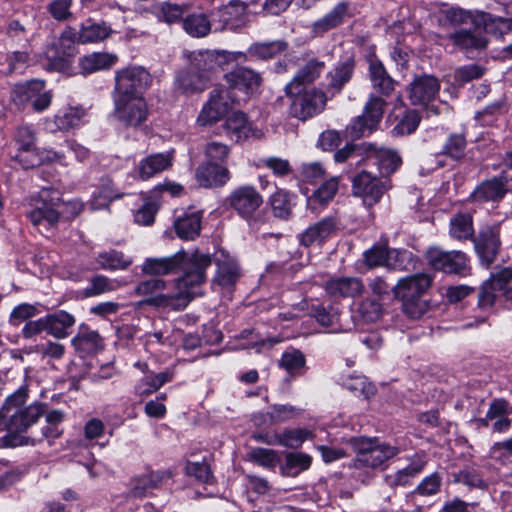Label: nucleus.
<instances>
[{
  "label": "nucleus",
  "instance_id": "nucleus-6",
  "mask_svg": "<svg viewBox=\"0 0 512 512\" xmlns=\"http://www.w3.org/2000/svg\"><path fill=\"white\" fill-rule=\"evenodd\" d=\"M152 83L153 77L146 68L129 65L115 71L112 97H144Z\"/></svg>",
  "mask_w": 512,
  "mask_h": 512
},
{
  "label": "nucleus",
  "instance_id": "nucleus-22",
  "mask_svg": "<svg viewBox=\"0 0 512 512\" xmlns=\"http://www.w3.org/2000/svg\"><path fill=\"white\" fill-rule=\"evenodd\" d=\"M408 98L414 106H426L432 101L440 90V82L432 75L416 77L408 86Z\"/></svg>",
  "mask_w": 512,
  "mask_h": 512
},
{
  "label": "nucleus",
  "instance_id": "nucleus-60",
  "mask_svg": "<svg viewBox=\"0 0 512 512\" xmlns=\"http://www.w3.org/2000/svg\"><path fill=\"white\" fill-rule=\"evenodd\" d=\"M412 258V253L407 250L389 248L386 269L394 271L406 270Z\"/></svg>",
  "mask_w": 512,
  "mask_h": 512
},
{
  "label": "nucleus",
  "instance_id": "nucleus-52",
  "mask_svg": "<svg viewBox=\"0 0 512 512\" xmlns=\"http://www.w3.org/2000/svg\"><path fill=\"white\" fill-rule=\"evenodd\" d=\"M311 457L304 453H288L286 455V464L283 468L287 475L295 476L300 472L307 470L311 465Z\"/></svg>",
  "mask_w": 512,
  "mask_h": 512
},
{
  "label": "nucleus",
  "instance_id": "nucleus-40",
  "mask_svg": "<svg viewBox=\"0 0 512 512\" xmlns=\"http://www.w3.org/2000/svg\"><path fill=\"white\" fill-rule=\"evenodd\" d=\"M338 186L337 177H331L325 180L319 188L307 198V206L312 210H316L318 206L323 207L327 205L335 197Z\"/></svg>",
  "mask_w": 512,
  "mask_h": 512
},
{
  "label": "nucleus",
  "instance_id": "nucleus-56",
  "mask_svg": "<svg viewBox=\"0 0 512 512\" xmlns=\"http://www.w3.org/2000/svg\"><path fill=\"white\" fill-rule=\"evenodd\" d=\"M73 0H51L47 6L50 15L59 22H67L74 19L71 11Z\"/></svg>",
  "mask_w": 512,
  "mask_h": 512
},
{
  "label": "nucleus",
  "instance_id": "nucleus-33",
  "mask_svg": "<svg viewBox=\"0 0 512 512\" xmlns=\"http://www.w3.org/2000/svg\"><path fill=\"white\" fill-rule=\"evenodd\" d=\"M181 253L176 252L169 257L147 258L142 265V272L145 275L162 276L175 273L181 266Z\"/></svg>",
  "mask_w": 512,
  "mask_h": 512
},
{
  "label": "nucleus",
  "instance_id": "nucleus-53",
  "mask_svg": "<svg viewBox=\"0 0 512 512\" xmlns=\"http://www.w3.org/2000/svg\"><path fill=\"white\" fill-rule=\"evenodd\" d=\"M357 312L364 322H375L381 317L383 308L380 300L366 298L359 303Z\"/></svg>",
  "mask_w": 512,
  "mask_h": 512
},
{
  "label": "nucleus",
  "instance_id": "nucleus-26",
  "mask_svg": "<svg viewBox=\"0 0 512 512\" xmlns=\"http://www.w3.org/2000/svg\"><path fill=\"white\" fill-rule=\"evenodd\" d=\"M350 16V3L340 1L328 13L312 24V32L315 36H322L342 25Z\"/></svg>",
  "mask_w": 512,
  "mask_h": 512
},
{
  "label": "nucleus",
  "instance_id": "nucleus-23",
  "mask_svg": "<svg viewBox=\"0 0 512 512\" xmlns=\"http://www.w3.org/2000/svg\"><path fill=\"white\" fill-rule=\"evenodd\" d=\"M324 289L330 298L341 300L361 296L365 291V285L358 277H334L325 283Z\"/></svg>",
  "mask_w": 512,
  "mask_h": 512
},
{
  "label": "nucleus",
  "instance_id": "nucleus-14",
  "mask_svg": "<svg viewBox=\"0 0 512 512\" xmlns=\"http://www.w3.org/2000/svg\"><path fill=\"white\" fill-rule=\"evenodd\" d=\"M429 265L444 273L465 276L469 273V259L461 251H443L430 248L426 253Z\"/></svg>",
  "mask_w": 512,
  "mask_h": 512
},
{
  "label": "nucleus",
  "instance_id": "nucleus-5",
  "mask_svg": "<svg viewBox=\"0 0 512 512\" xmlns=\"http://www.w3.org/2000/svg\"><path fill=\"white\" fill-rule=\"evenodd\" d=\"M349 444L356 454L355 468H377L398 454V448L375 437H352Z\"/></svg>",
  "mask_w": 512,
  "mask_h": 512
},
{
  "label": "nucleus",
  "instance_id": "nucleus-63",
  "mask_svg": "<svg viewBox=\"0 0 512 512\" xmlns=\"http://www.w3.org/2000/svg\"><path fill=\"white\" fill-rule=\"evenodd\" d=\"M229 152L230 149L227 145L215 141L207 143L204 151L207 162L219 163L220 165L226 162Z\"/></svg>",
  "mask_w": 512,
  "mask_h": 512
},
{
  "label": "nucleus",
  "instance_id": "nucleus-46",
  "mask_svg": "<svg viewBox=\"0 0 512 512\" xmlns=\"http://www.w3.org/2000/svg\"><path fill=\"white\" fill-rule=\"evenodd\" d=\"M426 460L423 457L416 456L409 465L397 471L394 475L389 476L390 484L393 486H405L416 477L426 465Z\"/></svg>",
  "mask_w": 512,
  "mask_h": 512
},
{
  "label": "nucleus",
  "instance_id": "nucleus-1",
  "mask_svg": "<svg viewBox=\"0 0 512 512\" xmlns=\"http://www.w3.org/2000/svg\"><path fill=\"white\" fill-rule=\"evenodd\" d=\"M182 261L179 270L182 276L175 280L176 292L168 295H158L145 302L155 307H170L175 310L184 309L197 295L195 289L205 283L206 271L213 262L209 253L195 249L191 253L180 250Z\"/></svg>",
  "mask_w": 512,
  "mask_h": 512
},
{
  "label": "nucleus",
  "instance_id": "nucleus-51",
  "mask_svg": "<svg viewBox=\"0 0 512 512\" xmlns=\"http://www.w3.org/2000/svg\"><path fill=\"white\" fill-rule=\"evenodd\" d=\"M270 205L275 217L288 219L292 214V196L283 189L271 195Z\"/></svg>",
  "mask_w": 512,
  "mask_h": 512
},
{
  "label": "nucleus",
  "instance_id": "nucleus-31",
  "mask_svg": "<svg viewBox=\"0 0 512 512\" xmlns=\"http://www.w3.org/2000/svg\"><path fill=\"white\" fill-rule=\"evenodd\" d=\"M196 179L205 188L222 186L229 180V171L219 163L205 162L196 169Z\"/></svg>",
  "mask_w": 512,
  "mask_h": 512
},
{
  "label": "nucleus",
  "instance_id": "nucleus-8",
  "mask_svg": "<svg viewBox=\"0 0 512 512\" xmlns=\"http://www.w3.org/2000/svg\"><path fill=\"white\" fill-rule=\"evenodd\" d=\"M386 106L383 98L370 95L362 115L356 117L346 128L347 134L355 139L368 136L378 129Z\"/></svg>",
  "mask_w": 512,
  "mask_h": 512
},
{
  "label": "nucleus",
  "instance_id": "nucleus-55",
  "mask_svg": "<svg viewBox=\"0 0 512 512\" xmlns=\"http://www.w3.org/2000/svg\"><path fill=\"white\" fill-rule=\"evenodd\" d=\"M486 72V68L482 65L472 63L458 67L454 72V81L460 85L466 84L473 80L480 79Z\"/></svg>",
  "mask_w": 512,
  "mask_h": 512
},
{
  "label": "nucleus",
  "instance_id": "nucleus-2",
  "mask_svg": "<svg viewBox=\"0 0 512 512\" xmlns=\"http://www.w3.org/2000/svg\"><path fill=\"white\" fill-rule=\"evenodd\" d=\"M27 386H21L6 398L5 409H16L6 424V435L1 438L5 447H17L34 444L35 438L30 434L46 411V404L35 401L24 406L28 400Z\"/></svg>",
  "mask_w": 512,
  "mask_h": 512
},
{
  "label": "nucleus",
  "instance_id": "nucleus-3",
  "mask_svg": "<svg viewBox=\"0 0 512 512\" xmlns=\"http://www.w3.org/2000/svg\"><path fill=\"white\" fill-rule=\"evenodd\" d=\"M471 24V27L457 29L449 35L454 45L466 52L485 49L488 44L486 33L503 34L510 29L509 19L484 12L479 13Z\"/></svg>",
  "mask_w": 512,
  "mask_h": 512
},
{
  "label": "nucleus",
  "instance_id": "nucleus-38",
  "mask_svg": "<svg viewBox=\"0 0 512 512\" xmlns=\"http://www.w3.org/2000/svg\"><path fill=\"white\" fill-rule=\"evenodd\" d=\"M487 419H492L491 429L493 432H507L511 427L508 402L503 399L493 400L487 410Z\"/></svg>",
  "mask_w": 512,
  "mask_h": 512
},
{
  "label": "nucleus",
  "instance_id": "nucleus-57",
  "mask_svg": "<svg viewBox=\"0 0 512 512\" xmlns=\"http://www.w3.org/2000/svg\"><path fill=\"white\" fill-rule=\"evenodd\" d=\"M389 248L385 245H374L364 253V262L368 268L387 266Z\"/></svg>",
  "mask_w": 512,
  "mask_h": 512
},
{
  "label": "nucleus",
  "instance_id": "nucleus-36",
  "mask_svg": "<svg viewBox=\"0 0 512 512\" xmlns=\"http://www.w3.org/2000/svg\"><path fill=\"white\" fill-rule=\"evenodd\" d=\"M507 192L506 181L502 177H495L482 182L472 193L474 201H499Z\"/></svg>",
  "mask_w": 512,
  "mask_h": 512
},
{
  "label": "nucleus",
  "instance_id": "nucleus-54",
  "mask_svg": "<svg viewBox=\"0 0 512 512\" xmlns=\"http://www.w3.org/2000/svg\"><path fill=\"white\" fill-rule=\"evenodd\" d=\"M507 112L506 102L504 99H499L487 105L482 111L476 113L475 118L482 125H491L497 117Z\"/></svg>",
  "mask_w": 512,
  "mask_h": 512
},
{
  "label": "nucleus",
  "instance_id": "nucleus-24",
  "mask_svg": "<svg viewBox=\"0 0 512 512\" xmlns=\"http://www.w3.org/2000/svg\"><path fill=\"white\" fill-rule=\"evenodd\" d=\"M326 64L318 58L307 59L297 70L292 80L286 84L285 93L294 92L295 88H302L316 81L324 71Z\"/></svg>",
  "mask_w": 512,
  "mask_h": 512
},
{
  "label": "nucleus",
  "instance_id": "nucleus-34",
  "mask_svg": "<svg viewBox=\"0 0 512 512\" xmlns=\"http://www.w3.org/2000/svg\"><path fill=\"white\" fill-rule=\"evenodd\" d=\"M118 61L116 54L93 52L79 58L78 65L83 75H89L100 70L113 67Z\"/></svg>",
  "mask_w": 512,
  "mask_h": 512
},
{
  "label": "nucleus",
  "instance_id": "nucleus-59",
  "mask_svg": "<svg viewBox=\"0 0 512 512\" xmlns=\"http://www.w3.org/2000/svg\"><path fill=\"white\" fill-rule=\"evenodd\" d=\"M38 306L39 304L30 303H21L17 305L10 313L9 323L13 326H17L20 323L38 315L40 313Z\"/></svg>",
  "mask_w": 512,
  "mask_h": 512
},
{
  "label": "nucleus",
  "instance_id": "nucleus-48",
  "mask_svg": "<svg viewBox=\"0 0 512 512\" xmlns=\"http://www.w3.org/2000/svg\"><path fill=\"white\" fill-rule=\"evenodd\" d=\"M305 365V355L297 349L286 350L279 361V366L291 376L302 375Z\"/></svg>",
  "mask_w": 512,
  "mask_h": 512
},
{
  "label": "nucleus",
  "instance_id": "nucleus-45",
  "mask_svg": "<svg viewBox=\"0 0 512 512\" xmlns=\"http://www.w3.org/2000/svg\"><path fill=\"white\" fill-rule=\"evenodd\" d=\"M173 373L163 371L158 374L146 375L135 386V392L140 396H146L160 389L164 384L172 381Z\"/></svg>",
  "mask_w": 512,
  "mask_h": 512
},
{
  "label": "nucleus",
  "instance_id": "nucleus-20",
  "mask_svg": "<svg viewBox=\"0 0 512 512\" xmlns=\"http://www.w3.org/2000/svg\"><path fill=\"white\" fill-rule=\"evenodd\" d=\"M217 270L214 282L222 288H231L239 280L241 270L237 261L225 250L219 249L213 254Z\"/></svg>",
  "mask_w": 512,
  "mask_h": 512
},
{
  "label": "nucleus",
  "instance_id": "nucleus-32",
  "mask_svg": "<svg viewBox=\"0 0 512 512\" xmlns=\"http://www.w3.org/2000/svg\"><path fill=\"white\" fill-rule=\"evenodd\" d=\"M71 344L78 352L92 354L103 348V339L96 330L90 329L83 323L72 338Z\"/></svg>",
  "mask_w": 512,
  "mask_h": 512
},
{
  "label": "nucleus",
  "instance_id": "nucleus-16",
  "mask_svg": "<svg viewBox=\"0 0 512 512\" xmlns=\"http://www.w3.org/2000/svg\"><path fill=\"white\" fill-rule=\"evenodd\" d=\"M116 118L127 126H137L147 118L144 97H112Z\"/></svg>",
  "mask_w": 512,
  "mask_h": 512
},
{
  "label": "nucleus",
  "instance_id": "nucleus-42",
  "mask_svg": "<svg viewBox=\"0 0 512 512\" xmlns=\"http://www.w3.org/2000/svg\"><path fill=\"white\" fill-rule=\"evenodd\" d=\"M353 71L354 63L350 60L337 64L327 75V89L333 93H339L343 86L351 80Z\"/></svg>",
  "mask_w": 512,
  "mask_h": 512
},
{
  "label": "nucleus",
  "instance_id": "nucleus-58",
  "mask_svg": "<svg viewBox=\"0 0 512 512\" xmlns=\"http://www.w3.org/2000/svg\"><path fill=\"white\" fill-rule=\"evenodd\" d=\"M249 456L251 461L268 469L275 468L280 461L276 451L261 447L253 448Z\"/></svg>",
  "mask_w": 512,
  "mask_h": 512
},
{
  "label": "nucleus",
  "instance_id": "nucleus-17",
  "mask_svg": "<svg viewBox=\"0 0 512 512\" xmlns=\"http://www.w3.org/2000/svg\"><path fill=\"white\" fill-rule=\"evenodd\" d=\"M512 280V269L504 267L496 273L491 274L481 286L478 296L479 306L488 308L494 305L496 299L503 294Z\"/></svg>",
  "mask_w": 512,
  "mask_h": 512
},
{
  "label": "nucleus",
  "instance_id": "nucleus-27",
  "mask_svg": "<svg viewBox=\"0 0 512 512\" xmlns=\"http://www.w3.org/2000/svg\"><path fill=\"white\" fill-rule=\"evenodd\" d=\"M47 334L60 340L66 339L72 333L76 317L66 310H56L45 315Z\"/></svg>",
  "mask_w": 512,
  "mask_h": 512
},
{
  "label": "nucleus",
  "instance_id": "nucleus-21",
  "mask_svg": "<svg viewBox=\"0 0 512 512\" xmlns=\"http://www.w3.org/2000/svg\"><path fill=\"white\" fill-rule=\"evenodd\" d=\"M366 161H372L386 177L394 173L401 165L402 159L396 150L378 147L372 143H363Z\"/></svg>",
  "mask_w": 512,
  "mask_h": 512
},
{
  "label": "nucleus",
  "instance_id": "nucleus-29",
  "mask_svg": "<svg viewBox=\"0 0 512 512\" xmlns=\"http://www.w3.org/2000/svg\"><path fill=\"white\" fill-rule=\"evenodd\" d=\"M174 161V150L164 153L151 154L140 161L138 173L142 180H147L156 174L168 170Z\"/></svg>",
  "mask_w": 512,
  "mask_h": 512
},
{
  "label": "nucleus",
  "instance_id": "nucleus-25",
  "mask_svg": "<svg viewBox=\"0 0 512 512\" xmlns=\"http://www.w3.org/2000/svg\"><path fill=\"white\" fill-rule=\"evenodd\" d=\"M337 229V221L334 217H325L320 221L307 227L300 235L299 242L308 248L313 245L322 244Z\"/></svg>",
  "mask_w": 512,
  "mask_h": 512
},
{
  "label": "nucleus",
  "instance_id": "nucleus-47",
  "mask_svg": "<svg viewBox=\"0 0 512 512\" xmlns=\"http://www.w3.org/2000/svg\"><path fill=\"white\" fill-rule=\"evenodd\" d=\"M56 158H58L56 152L39 151L35 146L30 151L18 152L15 156L24 169L40 166L45 161H54Z\"/></svg>",
  "mask_w": 512,
  "mask_h": 512
},
{
  "label": "nucleus",
  "instance_id": "nucleus-61",
  "mask_svg": "<svg viewBox=\"0 0 512 512\" xmlns=\"http://www.w3.org/2000/svg\"><path fill=\"white\" fill-rule=\"evenodd\" d=\"M465 149V136L463 134H452L444 144L442 154L458 160L464 156Z\"/></svg>",
  "mask_w": 512,
  "mask_h": 512
},
{
  "label": "nucleus",
  "instance_id": "nucleus-35",
  "mask_svg": "<svg viewBox=\"0 0 512 512\" xmlns=\"http://www.w3.org/2000/svg\"><path fill=\"white\" fill-rule=\"evenodd\" d=\"M227 135L234 141L240 142L256 136V131L242 112H234L225 122Z\"/></svg>",
  "mask_w": 512,
  "mask_h": 512
},
{
  "label": "nucleus",
  "instance_id": "nucleus-50",
  "mask_svg": "<svg viewBox=\"0 0 512 512\" xmlns=\"http://www.w3.org/2000/svg\"><path fill=\"white\" fill-rule=\"evenodd\" d=\"M96 262L104 270H122L126 269L132 263V260L120 251L110 250L100 253Z\"/></svg>",
  "mask_w": 512,
  "mask_h": 512
},
{
  "label": "nucleus",
  "instance_id": "nucleus-28",
  "mask_svg": "<svg viewBox=\"0 0 512 512\" xmlns=\"http://www.w3.org/2000/svg\"><path fill=\"white\" fill-rule=\"evenodd\" d=\"M210 82L209 75L197 72L189 65L176 75V89L184 94H192L204 91Z\"/></svg>",
  "mask_w": 512,
  "mask_h": 512
},
{
  "label": "nucleus",
  "instance_id": "nucleus-18",
  "mask_svg": "<svg viewBox=\"0 0 512 512\" xmlns=\"http://www.w3.org/2000/svg\"><path fill=\"white\" fill-rule=\"evenodd\" d=\"M224 78L229 89L238 90L245 95H253L258 92L263 81L259 72L245 66L235 67L226 73Z\"/></svg>",
  "mask_w": 512,
  "mask_h": 512
},
{
  "label": "nucleus",
  "instance_id": "nucleus-13",
  "mask_svg": "<svg viewBox=\"0 0 512 512\" xmlns=\"http://www.w3.org/2000/svg\"><path fill=\"white\" fill-rule=\"evenodd\" d=\"M475 252L482 266L488 268L496 260L500 248V225H485L472 238Z\"/></svg>",
  "mask_w": 512,
  "mask_h": 512
},
{
  "label": "nucleus",
  "instance_id": "nucleus-19",
  "mask_svg": "<svg viewBox=\"0 0 512 512\" xmlns=\"http://www.w3.org/2000/svg\"><path fill=\"white\" fill-rule=\"evenodd\" d=\"M229 205L243 218H250L262 205L263 198L253 186L236 188L228 198Z\"/></svg>",
  "mask_w": 512,
  "mask_h": 512
},
{
  "label": "nucleus",
  "instance_id": "nucleus-64",
  "mask_svg": "<svg viewBox=\"0 0 512 512\" xmlns=\"http://www.w3.org/2000/svg\"><path fill=\"white\" fill-rule=\"evenodd\" d=\"M114 290L112 281L103 275L91 278L89 286L83 290L85 297H93Z\"/></svg>",
  "mask_w": 512,
  "mask_h": 512
},
{
  "label": "nucleus",
  "instance_id": "nucleus-11",
  "mask_svg": "<svg viewBox=\"0 0 512 512\" xmlns=\"http://www.w3.org/2000/svg\"><path fill=\"white\" fill-rule=\"evenodd\" d=\"M69 205L73 206L74 216L80 212V207L76 204H65L60 198H50L48 200L47 192L43 191L41 201L27 214V217L34 226L53 227L58 223L61 215L64 214L65 208Z\"/></svg>",
  "mask_w": 512,
  "mask_h": 512
},
{
  "label": "nucleus",
  "instance_id": "nucleus-9",
  "mask_svg": "<svg viewBox=\"0 0 512 512\" xmlns=\"http://www.w3.org/2000/svg\"><path fill=\"white\" fill-rule=\"evenodd\" d=\"M189 65L200 73H205L211 78V74L225 65L246 59L243 52H230L226 50H199L187 54Z\"/></svg>",
  "mask_w": 512,
  "mask_h": 512
},
{
  "label": "nucleus",
  "instance_id": "nucleus-39",
  "mask_svg": "<svg viewBox=\"0 0 512 512\" xmlns=\"http://www.w3.org/2000/svg\"><path fill=\"white\" fill-rule=\"evenodd\" d=\"M112 33L113 30L105 22L96 23L88 19L81 24L78 40L83 44L96 43L107 39Z\"/></svg>",
  "mask_w": 512,
  "mask_h": 512
},
{
  "label": "nucleus",
  "instance_id": "nucleus-7",
  "mask_svg": "<svg viewBox=\"0 0 512 512\" xmlns=\"http://www.w3.org/2000/svg\"><path fill=\"white\" fill-rule=\"evenodd\" d=\"M291 99L289 114L300 121H306L320 114L326 106L325 92L315 87L310 89L295 88L292 93H285Z\"/></svg>",
  "mask_w": 512,
  "mask_h": 512
},
{
  "label": "nucleus",
  "instance_id": "nucleus-10",
  "mask_svg": "<svg viewBox=\"0 0 512 512\" xmlns=\"http://www.w3.org/2000/svg\"><path fill=\"white\" fill-rule=\"evenodd\" d=\"M11 99L18 107L31 104L35 111L41 112L51 104L52 94L45 90V83L41 80H31L14 85Z\"/></svg>",
  "mask_w": 512,
  "mask_h": 512
},
{
  "label": "nucleus",
  "instance_id": "nucleus-62",
  "mask_svg": "<svg viewBox=\"0 0 512 512\" xmlns=\"http://www.w3.org/2000/svg\"><path fill=\"white\" fill-rule=\"evenodd\" d=\"M37 352L43 360L49 362L62 359L66 353V347L58 341L48 340L37 347Z\"/></svg>",
  "mask_w": 512,
  "mask_h": 512
},
{
  "label": "nucleus",
  "instance_id": "nucleus-41",
  "mask_svg": "<svg viewBox=\"0 0 512 512\" xmlns=\"http://www.w3.org/2000/svg\"><path fill=\"white\" fill-rule=\"evenodd\" d=\"M288 49V43L279 39L268 42H255L247 50L250 57L268 60L277 57Z\"/></svg>",
  "mask_w": 512,
  "mask_h": 512
},
{
  "label": "nucleus",
  "instance_id": "nucleus-43",
  "mask_svg": "<svg viewBox=\"0 0 512 512\" xmlns=\"http://www.w3.org/2000/svg\"><path fill=\"white\" fill-rule=\"evenodd\" d=\"M310 315L315 318L321 326L329 328L331 332H338L341 330V325L339 324L340 315L338 310L333 306H313L311 308Z\"/></svg>",
  "mask_w": 512,
  "mask_h": 512
},
{
  "label": "nucleus",
  "instance_id": "nucleus-44",
  "mask_svg": "<svg viewBox=\"0 0 512 512\" xmlns=\"http://www.w3.org/2000/svg\"><path fill=\"white\" fill-rule=\"evenodd\" d=\"M449 233L457 240H472L474 235L473 218L470 214L459 213L450 220Z\"/></svg>",
  "mask_w": 512,
  "mask_h": 512
},
{
  "label": "nucleus",
  "instance_id": "nucleus-49",
  "mask_svg": "<svg viewBox=\"0 0 512 512\" xmlns=\"http://www.w3.org/2000/svg\"><path fill=\"white\" fill-rule=\"evenodd\" d=\"M183 29L192 37L201 38L211 31V23L203 13L191 14L183 19Z\"/></svg>",
  "mask_w": 512,
  "mask_h": 512
},
{
  "label": "nucleus",
  "instance_id": "nucleus-15",
  "mask_svg": "<svg viewBox=\"0 0 512 512\" xmlns=\"http://www.w3.org/2000/svg\"><path fill=\"white\" fill-rule=\"evenodd\" d=\"M234 98L229 89L215 88L210 92L207 103L200 111L197 121L200 125H208L220 120L232 108Z\"/></svg>",
  "mask_w": 512,
  "mask_h": 512
},
{
  "label": "nucleus",
  "instance_id": "nucleus-4",
  "mask_svg": "<svg viewBox=\"0 0 512 512\" xmlns=\"http://www.w3.org/2000/svg\"><path fill=\"white\" fill-rule=\"evenodd\" d=\"M431 283L429 274L419 273L400 279L392 287L395 298L402 301L403 311L411 319L420 318L428 310V303L422 296Z\"/></svg>",
  "mask_w": 512,
  "mask_h": 512
},
{
  "label": "nucleus",
  "instance_id": "nucleus-37",
  "mask_svg": "<svg viewBox=\"0 0 512 512\" xmlns=\"http://www.w3.org/2000/svg\"><path fill=\"white\" fill-rule=\"evenodd\" d=\"M369 77L374 89L384 96H389L395 87V81L387 73L384 65L376 58L369 59Z\"/></svg>",
  "mask_w": 512,
  "mask_h": 512
},
{
  "label": "nucleus",
  "instance_id": "nucleus-12",
  "mask_svg": "<svg viewBox=\"0 0 512 512\" xmlns=\"http://www.w3.org/2000/svg\"><path fill=\"white\" fill-rule=\"evenodd\" d=\"M390 188L391 181L388 177L379 178L367 171L358 173L352 181L353 194L361 197L367 206L378 203Z\"/></svg>",
  "mask_w": 512,
  "mask_h": 512
},
{
  "label": "nucleus",
  "instance_id": "nucleus-30",
  "mask_svg": "<svg viewBox=\"0 0 512 512\" xmlns=\"http://www.w3.org/2000/svg\"><path fill=\"white\" fill-rule=\"evenodd\" d=\"M201 223V211L189 209L175 218L174 229L179 238L193 240L200 234Z\"/></svg>",
  "mask_w": 512,
  "mask_h": 512
}]
</instances>
